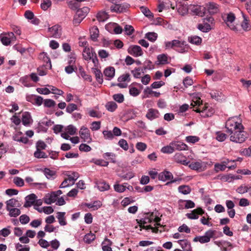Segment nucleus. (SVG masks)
Here are the masks:
<instances>
[{
    "mask_svg": "<svg viewBox=\"0 0 251 251\" xmlns=\"http://www.w3.org/2000/svg\"><path fill=\"white\" fill-rule=\"evenodd\" d=\"M91 38L93 41H96L99 35V30L97 26H93L90 29Z\"/></svg>",
    "mask_w": 251,
    "mask_h": 251,
    "instance_id": "nucleus-37",
    "label": "nucleus"
},
{
    "mask_svg": "<svg viewBox=\"0 0 251 251\" xmlns=\"http://www.w3.org/2000/svg\"><path fill=\"white\" fill-rule=\"evenodd\" d=\"M77 131L76 128L72 125H69L65 128L64 132L61 133V137L66 140H69L70 135H75Z\"/></svg>",
    "mask_w": 251,
    "mask_h": 251,
    "instance_id": "nucleus-10",
    "label": "nucleus"
},
{
    "mask_svg": "<svg viewBox=\"0 0 251 251\" xmlns=\"http://www.w3.org/2000/svg\"><path fill=\"white\" fill-rule=\"evenodd\" d=\"M61 29L58 25H55L51 27L48 28V31L50 33V35L54 38H58L61 34Z\"/></svg>",
    "mask_w": 251,
    "mask_h": 251,
    "instance_id": "nucleus-13",
    "label": "nucleus"
},
{
    "mask_svg": "<svg viewBox=\"0 0 251 251\" xmlns=\"http://www.w3.org/2000/svg\"><path fill=\"white\" fill-rule=\"evenodd\" d=\"M126 184H120L118 182H116L114 185V190L118 193H122L126 190Z\"/></svg>",
    "mask_w": 251,
    "mask_h": 251,
    "instance_id": "nucleus-39",
    "label": "nucleus"
},
{
    "mask_svg": "<svg viewBox=\"0 0 251 251\" xmlns=\"http://www.w3.org/2000/svg\"><path fill=\"white\" fill-rule=\"evenodd\" d=\"M182 249L185 251H192L190 243L187 240H179L177 241Z\"/></svg>",
    "mask_w": 251,
    "mask_h": 251,
    "instance_id": "nucleus-27",
    "label": "nucleus"
},
{
    "mask_svg": "<svg viewBox=\"0 0 251 251\" xmlns=\"http://www.w3.org/2000/svg\"><path fill=\"white\" fill-rule=\"evenodd\" d=\"M206 7L210 14L217 13L219 11V5L213 2L206 3Z\"/></svg>",
    "mask_w": 251,
    "mask_h": 251,
    "instance_id": "nucleus-15",
    "label": "nucleus"
},
{
    "mask_svg": "<svg viewBox=\"0 0 251 251\" xmlns=\"http://www.w3.org/2000/svg\"><path fill=\"white\" fill-rule=\"evenodd\" d=\"M226 165L223 164L216 163L214 165V170L216 172L223 171L226 169Z\"/></svg>",
    "mask_w": 251,
    "mask_h": 251,
    "instance_id": "nucleus-59",
    "label": "nucleus"
},
{
    "mask_svg": "<svg viewBox=\"0 0 251 251\" xmlns=\"http://www.w3.org/2000/svg\"><path fill=\"white\" fill-rule=\"evenodd\" d=\"M214 26V19L211 16H208L202 19V23L198 24L197 28L203 32H208L213 29Z\"/></svg>",
    "mask_w": 251,
    "mask_h": 251,
    "instance_id": "nucleus-2",
    "label": "nucleus"
},
{
    "mask_svg": "<svg viewBox=\"0 0 251 251\" xmlns=\"http://www.w3.org/2000/svg\"><path fill=\"white\" fill-rule=\"evenodd\" d=\"M76 56L75 53H71L69 56L68 58L67 63L68 65L71 66H76L75 62H76Z\"/></svg>",
    "mask_w": 251,
    "mask_h": 251,
    "instance_id": "nucleus-45",
    "label": "nucleus"
},
{
    "mask_svg": "<svg viewBox=\"0 0 251 251\" xmlns=\"http://www.w3.org/2000/svg\"><path fill=\"white\" fill-rule=\"evenodd\" d=\"M126 7L124 5L122 4H114L112 5L110 7V9L112 12H124L126 9Z\"/></svg>",
    "mask_w": 251,
    "mask_h": 251,
    "instance_id": "nucleus-30",
    "label": "nucleus"
},
{
    "mask_svg": "<svg viewBox=\"0 0 251 251\" xmlns=\"http://www.w3.org/2000/svg\"><path fill=\"white\" fill-rule=\"evenodd\" d=\"M178 12L181 15H185L189 12V5L186 4L179 5L177 9Z\"/></svg>",
    "mask_w": 251,
    "mask_h": 251,
    "instance_id": "nucleus-32",
    "label": "nucleus"
},
{
    "mask_svg": "<svg viewBox=\"0 0 251 251\" xmlns=\"http://www.w3.org/2000/svg\"><path fill=\"white\" fill-rule=\"evenodd\" d=\"M207 163L201 160L192 162L189 165V167L195 171L199 172L204 171L206 169Z\"/></svg>",
    "mask_w": 251,
    "mask_h": 251,
    "instance_id": "nucleus-8",
    "label": "nucleus"
},
{
    "mask_svg": "<svg viewBox=\"0 0 251 251\" xmlns=\"http://www.w3.org/2000/svg\"><path fill=\"white\" fill-rule=\"evenodd\" d=\"M96 185L98 189L101 192L107 191L110 188V185L104 181L96 182Z\"/></svg>",
    "mask_w": 251,
    "mask_h": 251,
    "instance_id": "nucleus-28",
    "label": "nucleus"
},
{
    "mask_svg": "<svg viewBox=\"0 0 251 251\" xmlns=\"http://www.w3.org/2000/svg\"><path fill=\"white\" fill-rule=\"evenodd\" d=\"M9 211V215L10 217H16L21 214V211L17 207L6 209Z\"/></svg>",
    "mask_w": 251,
    "mask_h": 251,
    "instance_id": "nucleus-40",
    "label": "nucleus"
},
{
    "mask_svg": "<svg viewBox=\"0 0 251 251\" xmlns=\"http://www.w3.org/2000/svg\"><path fill=\"white\" fill-rule=\"evenodd\" d=\"M153 219V215L151 214H147L144 218L138 221L139 226L141 228L146 230L151 229L152 232L157 233L158 231L157 227H152L151 225L145 226V224L151 223Z\"/></svg>",
    "mask_w": 251,
    "mask_h": 251,
    "instance_id": "nucleus-3",
    "label": "nucleus"
},
{
    "mask_svg": "<svg viewBox=\"0 0 251 251\" xmlns=\"http://www.w3.org/2000/svg\"><path fill=\"white\" fill-rule=\"evenodd\" d=\"M112 242L108 239L106 238L102 243V249L103 251H113L111 248Z\"/></svg>",
    "mask_w": 251,
    "mask_h": 251,
    "instance_id": "nucleus-34",
    "label": "nucleus"
},
{
    "mask_svg": "<svg viewBox=\"0 0 251 251\" xmlns=\"http://www.w3.org/2000/svg\"><path fill=\"white\" fill-rule=\"evenodd\" d=\"M145 37L150 41L154 42L157 38V34L155 32H148L146 34Z\"/></svg>",
    "mask_w": 251,
    "mask_h": 251,
    "instance_id": "nucleus-52",
    "label": "nucleus"
},
{
    "mask_svg": "<svg viewBox=\"0 0 251 251\" xmlns=\"http://www.w3.org/2000/svg\"><path fill=\"white\" fill-rule=\"evenodd\" d=\"M214 231L209 230L205 232L203 236H197L194 239V242H200L201 243H205L210 241V239L214 236Z\"/></svg>",
    "mask_w": 251,
    "mask_h": 251,
    "instance_id": "nucleus-9",
    "label": "nucleus"
},
{
    "mask_svg": "<svg viewBox=\"0 0 251 251\" xmlns=\"http://www.w3.org/2000/svg\"><path fill=\"white\" fill-rule=\"evenodd\" d=\"M34 156L37 158H46L47 157L45 152L41 150H37L34 153Z\"/></svg>",
    "mask_w": 251,
    "mask_h": 251,
    "instance_id": "nucleus-60",
    "label": "nucleus"
},
{
    "mask_svg": "<svg viewBox=\"0 0 251 251\" xmlns=\"http://www.w3.org/2000/svg\"><path fill=\"white\" fill-rule=\"evenodd\" d=\"M189 41L193 44L200 45L201 43L202 39L198 36H193L189 38Z\"/></svg>",
    "mask_w": 251,
    "mask_h": 251,
    "instance_id": "nucleus-48",
    "label": "nucleus"
},
{
    "mask_svg": "<svg viewBox=\"0 0 251 251\" xmlns=\"http://www.w3.org/2000/svg\"><path fill=\"white\" fill-rule=\"evenodd\" d=\"M51 5V2L50 0H43L41 4V7L44 10H46Z\"/></svg>",
    "mask_w": 251,
    "mask_h": 251,
    "instance_id": "nucleus-56",
    "label": "nucleus"
},
{
    "mask_svg": "<svg viewBox=\"0 0 251 251\" xmlns=\"http://www.w3.org/2000/svg\"><path fill=\"white\" fill-rule=\"evenodd\" d=\"M189 12L192 15L202 17L204 14V8L197 5H189Z\"/></svg>",
    "mask_w": 251,
    "mask_h": 251,
    "instance_id": "nucleus-11",
    "label": "nucleus"
},
{
    "mask_svg": "<svg viewBox=\"0 0 251 251\" xmlns=\"http://www.w3.org/2000/svg\"><path fill=\"white\" fill-rule=\"evenodd\" d=\"M89 11V9L87 7H84L81 9H78L76 14L78 17L84 19Z\"/></svg>",
    "mask_w": 251,
    "mask_h": 251,
    "instance_id": "nucleus-33",
    "label": "nucleus"
},
{
    "mask_svg": "<svg viewBox=\"0 0 251 251\" xmlns=\"http://www.w3.org/2000/svg\"><path fill=\"white\" fill-rule=\"evenodd\" d=\"M119 146L125 151H127L128 149V145L127 141L124 139H120L118 142Z\"/></svg>",
    "mask_w": 251,
    "mask_h": 251,
    "instance_id": "nucleus-54",
    "label": "nucleus"
},
{
    "mask_svg": "<svg viewBox=\"0 0 251 251\" xmlns=\"http://www.w3.org/2000/svg\"><path fill=\"white\" fill-rule=\"evenodd\" d=\"M36 198V196L34 194H31L26 196L25 198V201L24 203V206L25 207H30L34 203Z\"/></svg>",
    "mask_w": 251,
    "mask_h": 251,
    "instance_id": "nucleus-19",
    "label": "nucleus"
},
{
    "mask_svg": "<svg viewBox=\"0 0 251 251\" xmlns=\"http://www.w3.org/2000/svg\"><path fill=\"white\" fill-rule=\"evenodd\" d=\"M174 159L176 162L184 165H187L189 163L186 157L184 156L181 153H176L174 156Z\"/></svg>",
    "mask_w": 251,
    "mask_h": 251,
    "instance_id": "nucleus-14",
    "label": "nucleus"
},
{
    "mask_svg": "<svg viewBox=\"0 0 251 251\" xmlns=\"http://www.w3.org/2000/svg\"><path fill=\"white\" fill-rule=\"evenodd\" d=\"M204 213L201 208H198L191 211L190 213L186 214L187 217L190 219H197L199 218V215H202Z\"/></svg>",
    "mask_w": 251,
    "mask_h": 251,
    "instance_id": "nucleus-16",
    "label": "nucleus"
},
{
    "mask_svg": "<svg viewBox=\"0 0 251 251\" xmlns=\"http://www.w3.org/2000/svg\"><path fill=\"white\" fill-rule=\"evenodd\" d=\"M209 94L211 98L216 100H221L223 97L222 93L219 91L212 90Z\"/></svg>",
    "mask_w": 251,
    "mask_h": 251,
    "instance_id": "nucleus-36",
    "label": "nucleus"
},
{
    "mask_svg": "<svg viewBox=\"0 0 251 251\" xmlns=\"http://www.w3.org/2000/svg\"><path fill=\"white\" fill-rule=\"evenodd\" d=\"M49 89L51 91V93L54 94L58 95H62L64 93L63 91L61 90L58 89V88L51 86V85H49Z\"/></svg>",
    "mask_w": 251,
    "mask_h": 251,
    "instance_id": "nucleus-55",
    "label": "nucleus"
},
{
    "mask_svg": "<svg viewBox=\"0 0 251 251\" xmlns=\"http://www.w3.org/2000/svg\"><path fill=\"white\" fill-rule=\"evenodd\" d=\"M243 19L244 20L241 24L242 29L245 31L250 30L251 29V25L250 24L249 20L245 15H243Z\"/></svg>",
    "mask_w": 251,
    "mask_h": 251,
    "instance_id": "nucleus-35",
    "label": "nucleus"
},
{
    "mask_svg": "<svg viewBox=\"0 0 251 251\" xmlns=\"http://www.w3.org/2000/svg\"><path fill=\"white\" fill-rule=\"evenodd\" d=\"M171 145H172L174 149V151L175 150L178 151H183L186 150L187 149V146L181 142L179 141H174L171 143Z\"/></svg>",
    "mask_w": 251,
    "mask_h": 251,
    "instance_id": "nucleus-25",
    "label": "nucleus"
},
{
    "mask_svg": "<svg viewBox=\"0 0 251 251\" xmlns=\"http://www.w3.org/2000/svg\"><path fill=\"white\" fill-rule=\"evenodd\" d=\"M95 235L90 232L85 235L84 238V241L85 243L87 244H90L95 240Z\"/></svg>",
    "mask_w": 251,
    "mask_h": 251,
    "instance_id": "nucleus-49",
    "label": "nucleus"
},
{
    "mask_svg": "<svg viewBox=\"0 0 251 251\" xmlns=\"http://www.w3.org/2000/svg\"><path fill=\"white\" fill-rule=\"evenodd\" d=\"M100 121L93 122L91 124L90 128L92 131L98 130L100 128Z\"/></svg>",
    "mask_w": 251,
    "mask_h": 251,
    "instance_id": "nucleus-57",
    "label": "nucleus"
},
{
    "mask_svg": "<svg viewBox=\"0 0 251 251\" xmlns=\"http://www.w3.org/2000/svg\"><path fill=\"white\" fill-rule=\"evenodd\" d=\"M215 179H219L222 181L224 182H232L231 179V175H219Z\"/></svg>",
    "mask_w": 251,
    "mask_h": 251,
    "instance_id": "nucleus-46",
    "label": "nucleus"
},
{
    "mask_svg": "<svg viewBox=\"0 0 251 251\" xmlns=\"http://www.w3.org/2000/svg\"><path fill=\"white\" fill-rule=\"evenodd\" d=\"M36 91L38 93L43 95H48L51 93L49 88H37Z\"/></svg>",
    "mask_w": 251,
    "mask_h": 251,
    "instance_id": "nucleus-62",
    "label": "nucleus"
},
{
    "mask_svg": "<svg viewBox=\"0 0 251 251\" xmlns=\"http://www.w3.org/2000/svg\"><path fill=\"white\" fill-rule=\"evenodd\" d=\"M223 20L224 21L226 25L232 30L235 32H238L240 29L237 25H235L233 22L235 20V15L232 13L225 14L222 16Z\"/></svg>",
    "mask_w": 251,
    "mask_h": 251,
    "instance_id": "nucleus-5",
    "label": "nucleus"
},
{
    "mask_svg": "<svg viewBox=\"0 0 251 251\" xmlns=\"http://www.w3.org/2000/svg\"><path fill=\"white\" fill-rule=\"evenodd\" d=\"M102 133L105 139L112 140L114 138V135L111 131L104 130Z\"/></svg>",
    "mask_w": 251,
    "mask_h": 251,
    "instance_id": "nucleus-64",
    "label": "nucleus"
},
{
    "mask_svg": "<svg viewBox=\"0 0 251 251\" xmlns=\"http://www.w3.org/2000/svg\"><path fill=\"white\" fill-rule=\"evenodd\" d=\"M0 40L2 44L5 46L9 45L12 42V41H11L10 39L5 34H4L3 36H0Z\"/></svg>",
    "mask_w": 251,
    "mask_h": 251,
    "instance_id": "nucleus-58",
    "label": "nucleus"
},
{
    "mask_svg": "<svg viewBox=\"0 0 251 251\" xmlns=\"http://www.w3.org/2000/svg\"><path fill=\"white\" fill-rule=\"evenodd\" d=\"M38 243L43 248H48L50 246V242L43 239H40L38 241Z\"/></svg>",
    "mask_w": 251,
    "mask_h": 251,
    "instance_id": "nucleus-63",
    "label": "nucleus"
},
{
    "mask_svg": "<svg viewBox=\"0 0 251 251\" xmlns=\"http://www.w3.org/2000/svg\"><path fill=\"white\" fill-rule=\"evenodd\" d=\"M22 121L23 124L27 126H29L33 121L30 114L28 112H25L23 113Z\"/></svg>",
    "mask_w": 251,
    "mask_h": 251,
    "instance_id": "nucleus-17",
    "label": "nucleus"
},
{
    "mask_svg": "<svg viewBox=\"0 0 251 251\" xmlns=\"http://www.w3.org/2000/svg\"><path fill=\"white\" fill-rule=\"evenodd\" d=\"M113 99L119 103H122L124 100V95L122 94H116L113 96Z\"/></svg>",
    "mask_w": 251,
    "mask_h": 251,
    "instance_id": "nucleus-61",
    "label": "nucleus"
},
{
    "mask_svg": "<svg viewBox=\"0 0 251 251\" xmlns=\"http://www.w3.org/2000/svg\"><path fill=\"white\" fill-rule=\"evenodd\" d=\"M127 51L129 54L135 57L142 56L143 54L141 48L137 45L130 46L128 49Z\"/></svg>",
    "mask_w": 251,
    "mask_h": 251,
    "instance_id": "nucleus-12",
    "label": "nucleus"
},
{
    "mask_svg": "<svg viewBox=\"0 0 251 251\" xmlns=\"http://www.w3.org/2000/svg\"><path fill=\"white\" fill-rule=\"evenodd\" d=\"M144 92L146 95V97H150V95H152L156 98H158L160 96V93L159 92L152 91L151 88L147 87L146 88Z\"/></svg>",
    "mask_w": 251,
    "mask_h": 251,
    "instance_id": "nucleus-38",
    "label": "nucleus"
},
{
    "mask_svg": "<svg viewBox=\"0 0 251 251\" xmlns=\"http://www.w3.org/2000/svg\"><path fill=\"white\" fill-rule=\"evenodd\" d=\"M247 138L248 134L244 129L239 130L229 134L230 140L236 143H242Z\"/></svg>",
    "mask_w": 251,
    "mask_h": 251,
    "instance_id": "nucleus-4",
    "label": "nucleus"
},
{
    "mask_svg": "<svg viewBox=\"0 0 251 251\" xmlns=\"http://www.w3.org/2000/svg\"><path fill=\"white\" fill-rule=\"evenodd\" d=\"M102 205L101 201H95L92 203H85L81 204L82 206H87L92 210H97Z\"/></svg>",
    "mask_w": 251,
    "mask_h": 251,
    "instance_id": "nucleus-20",
    "label": "nucleus"
},
{
    "mask_svg": "<svg viewBox=\"0 0 251 251\" xmlns=\"http://www.w3.org/2000/svg\"><path fill=\"white\" fill-rule=\"evenodd\" d=\"M57 197L55 196V194L53 192H52L50 194H47L44 198V201L45 203L47 204H50L54 202L57 200Z\"/></svg>",
    "mask_w": 251,
    "mask_h": 251,
    "instance_id": "nucleus-23",
    "label": "nucleus"
},
{
    "mask_svg": "<svg viewBox=\"0 0 251 251\" xmlns=\"http://www.w3.org/2000/svg\"><path fill=\"white\" fill-rule=\"evenodd\" d=\"M178 190L179 193L184 195L188 194L191 191V188L188 185H181L178 187Z\"/></svg>",
    "mask_w": 251,
    "mask_h": 251,
    "instance_id": "nucleus-42",
    "label": "nucleus"
},
{
    "mask_svg": "<svg viewBox=\"0 0 251 251\" xmlns=\"http://www.w3.org/2000/svg\"><path fill=\"white\" fill-rule=\"evenodd\" d=\"M250 188L245 185H242L239 186L236 190L237 193L239 194H244L249 192Z\"/></svg>",
    "mask_w": 251,
    "mask_h": 251,
    "instance_id": "nucleus-53",
    "label": "nucleus"
},
{
    "mask_svg": "<svg viewBox=\"0 0 251 251\" xmlns=\"http://www.w3.org/2000/svg\"><path fill=\"white\" fill-rule=\"evenodd\" d=\"M161 151L164 153H172L175 151L173 146L170 143L169 145L163 147Z\"/></svg>",
    "mask_w": 251,
    "mask_h": 251,
    "instance_id": "nucleus-50",
    "label": "nucleus"
},
{
    "mask_svg": "<svg viewBox=\"0 0 251 251\" xmlns=\"http://www.w3.org/2000/svg\"><path fill=\"white\" fill-rule=\"evenodd\" d=\"M80 75L82 77H83L85 80H88L89 82H91L92 80V77L86 74L85 72L82 69V67L79 68Z\"/></svg>",
    "mask_w": 251,
    "mask_h": 251,
    "instance_id": "nucleus-51",
    "label": "nucleus"
},
{
    "mask_svg": "<svg viewBox=\"0 0 251 251\" xmlns=\"http://www.w3.org/2000/svg\"><path fill=\"white\" fill-rule=\"evenodd\" d=\"M146 116L150 120H152L159 117V113L157 110L151 108L148 110Z\"/></svg>",
    "mask_w": 251,
    "mask_h": 251,
    "instance_id": "nucleus-24",
    "label": "nucleus"
},
{
    "mask_svg": "<svg viewBox=\"0 0 251 251\" xmlns=\"http://www.w3.org/2000/svg\"><path fill=\"white\" fill-rule=\"evenodd\" d=\"M195 111L198 113H201V116L203 117H210L214 112L213 109L211 110L209 109L207 110L206 107L205 106H203L202 108L201 107L197 108Z\"/></svg>",
    "mask_w": 251,
    "mask_h": 251,
    "instance_id": "nucleus-18",
    "label": "nucleus"
},
{
    "mask_svg": "<svg viewBox=\"0 0 251 251\" xmlns=\"http://www.w3.org/2000/svg\"><path fill=\"white\" fill-rule=\"evenodd\" d=\"M186 42L184 41L178 40H174L171 41H167L165 42V49H175L178 48L180 52H184L185 51Z\"/></svg>",
    "mask_w": 251,
    "mask_h": 251,
    "instance_id": "nucleus-6",
    "label": "nucleus"
},
{
    "mask_svg": "<svg viewBox=\"0 0 251 251\" xmlns=\"http://www.w3.org/2000/svg\"><path fill=\"white\" fill-rule=\"evenodd\" d=\"M103 73L108 79H111L115 75V69L112 67H107L104 70Z\"/></svg>",
    "mask_w": 251,
    "mask_h": 251,
    "instance_id": "nucleus-29",
    "label": "nucleus"
},
{
    "mask_svg": "<svg viewBox=\"0 0 251 251\" xmlns=\"http://www.w3.org/2000/svg\"><path fill=\"white\" fill-rule=\"evenodd\" d=\"M57 218L58 220L59 223L61 226H65L67 223L65 219V212H58L57 213Z\"/></svg>",
    "mask_w": 251,
    "mask_h": 251,
    "instance_id": "nucleus-41",
    "label": "nucleus"
},
{
    "mask_svg": "<svg viewBox=\"0 0 251 251\" xmlns=\"http://www.w3.org/2000/svg\"><path fill=\"white\" fill-rule=\"evenodd\" d=\"M173 177L172 174L167 171L162 172L158 174V179L160 180L165 181L171 180Z\"/></svg>",
    "mask_w": 251,
    "mask_h": 251,
    "instance_id": "nucleus-21",
    "label": "nucleus"
},
{
    "mask_svg": "<svg viewBox=\"0 0 251 251\" xmlns=\"http://www.w3.org/2000/svg\"><path fill=\"white\" fill-rule=\"evenodd\" d=\"M95 53L89 48H84L83 51V57L86 60H91L95 56Z\"/></svg>",
    "mask_w": 251,
    "mask_h": 251,
    "instance_id": "nucleus-22",
    "label": "nucleus"
},
{
    "mask_svg": "<svg viewBox=\"0 0 251 251\" xmlns=\"http://www.w3.org/2000/svg\"><path fill=\"white\" fill-rule=\"evenodd\" d=\"M157 64H165L168 63V57L165 54H162L158 55L157 56Z\"/></svg>",
    "mask_w": 251,
    "mask_h": 251,
    "instance_id": "nucleus-44",
    "label": "nucleus"
},
{
    "mask_svg": "<svg viewBox=\"0 0 251 251\" xmlns=\"http://www.w3.org/2000/svg\"><path fill=\"white\" fill-rule=\"evenodd\" d=\"M6 209L11 208L19 207L21 206V204L18 200L15 199H11L6 201Z\"/></svg>",
    "mask_w": 251,
    "mask_h": 251,
    "instance_id": "nucleus-26",
    "label": "nucleus"
},
{
    "mask_svg": "<svg viewBox=\"0 0 251 251\" xmlns=\"http://www.w3.org/2000/svg\"><path fill=\"white\" fill-rule=\"evenodd\" d=\"M79 134L81 139L84 142L90 143L92 142V138L89 129L85 126H82L79 131Z\"/></svg>",
    "mask_w": 251,
    "mask_h": 251,
    "instance_id": "nucleus-7",
    "label": "nucleus"
},
{
    "mask_svg": "<svg viewBox=\"0 0 251 251\" xmlns=\"http://www.w3.org/2000/svg\"><path fill=\"white\" fill-rule=\"evenodd\" d=\"M22 134V133L21 132H19L15 134L13 137L14 140L23 143L24 144L27 143L28 141V139L26 137L21 136Z\"/></svg>",
    "mask_w": 251,
    "mask_h": 251,
    "instance_id": "nucleus-31",
    "label": "nucleus"
},
{
    "mask_svg": "<svg viewBox=\"0 0 251 251\" xmlns=\"http://www.w3.org/2000/svg\"><path fill=\"white\" fill-rule=\"evenodd\" d=\"M226 126L229 134L239 130L244 129L242 120L238 117L229 118L226 121Z\"/></svg>",
    "mask_w": 251,
    "mask_h": 251,
    "instance_id": "nucleus-1",
    "label": "nucleus"
},
{
    "mask_svg": "<svg viewBox=\"0 0 251 251\" xmlns=\"http://www.w3.org/2000/svg\"><path fill=\"white\" fill-rule=\"evenodd\" d=\"M105 107L109 111L114 112L117 108V104L113 101H109L106 104Z\"/></svg>",
    "mask_w": 251,
    "mask_h": 251,
    "instance_id": "nucleus-47",
    "label": "nucleus"
},
{
    "mask_svg": "<svg viewBox=\"0 0 251 251\" xmlns=\"http://www.w3.org/2000/svg\"><path fill=\"white\" fill-rule=\"evenodd\" d=\"M97 18L100 22H104L108 19V14L105 11H101L97 14Z\"/></svg>",
    "mask_w": 251,
    "mask_h": 251,
    "instance_id": "nucleus-43",
    "label": "nucleus"
}]
</instances>
